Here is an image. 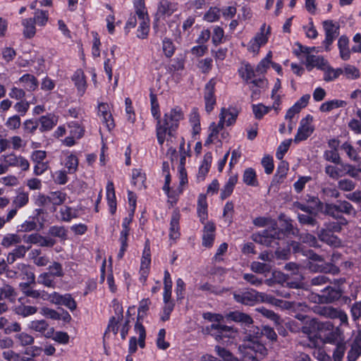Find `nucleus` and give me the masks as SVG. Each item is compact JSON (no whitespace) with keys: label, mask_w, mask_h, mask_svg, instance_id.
<instances>
[{"label":"nucleus","mask_w":361,"mask_h":361,"mask_svg":"<svg viewBox=\"0 0 361 361\" xmlns=\"http://www.w3.org/2000/svg\"><path fill=\"white\" fill-rule=\"evenodd\" d=\"M21 238L17 235L13 233H9L6 235L1 241V245L5 247H9L12 245L18 244L21 243Z\"/></svg>","instance_id":"obj_51"},{"label":"nucleus","mask_w":361,"mask_h":361,"mask_svg":"<svg viewBox=\"0 0 361 361\" xmlns=\"http://www.w3.org/2000/svg\"><path fill=\"white\" fill-rule=\"evenodd\" d=\"M55 277H63L64 272L62 264L58 262H52L48 267V271Z\"/></svg>","instance_id":"obj_61"},{"label":"nucleus","mask_w":361,"mask_h":361,"mask_svg":"<svg viewBox=\"0 0 361 361\" xmlns=\"http://www.w3.org/2000/svg\"><path fill=\"white\" fill-rule=\"evenodd\" d=\"M229 318L231 320L241 323L246 326H250V325L253 323V320L250 315L240 312H233L230 313Z\"/></svg>","instance_id":"obj_35"},{"label":"nucleus","mask_w":361,"mask_h":361,"mask_svg":"<svg viewBox=\"0 0 361 361\" xmlns=\"http://www.w3.org/2000/svg\"><path fill=\"white\" fill-rule=\"evenodd\" d=\"M250 268L252 271L258 274H264L269 272L271 270V266L269 264L259 262H252Z\"/></svg>","instance_id":"obj_58"},{"label":"nucleus","mask_w":361,"mask_h":361,"mask_svg":"<svg viewBox=\"0 0 361 361\" xmlns=\"http://www.w3.org/2000/svg\"><path fill=\"white\" fill-rule=\"evenodd\" d=\"M35 20L32 18H25L22 20V25L23 26V33L25 37L32 38L36 33Z\"/></svg>","instance_id":"obj_32"},{"label":"nucleus","mask_w":361,"mask_h":361,"mask_svg":"<svg viewBox=\"0 0 361 361\" xmlns=\"http://www.w3.org/2000/svg\"><path fill=\"white\" fill-rule=\"evenodd\" d=\"M179 221H180L179 213L174 212L172 214V216L171 218L170 231H169V238L172 240H176L180 236Z\"/></svg>","instance_id":"obj_23"},{"label":"nucleus","mask_w":361,"mask_h":361,"mask_svg":"<svg viewBox=\"0 0 361 361\" xmlns=\"http://www.w3.org/2000/svg\"><path fill=\"white\" fill-rule=\"evenodd\" d=\"M51 204L58 206L62 204L66 200V193L62 191H54L49 193Z\"/></svg>","instance_id":"obj_44"},{"label":"nucleus","mask_w":361,"mask_h":361,"mask_svg":"<svg viewBox=\"0 0 361 361\" xmlns=\"http://www.w3.org/2000/svg\"><path fill=\"white\" fill-rule=\"evenodd\" d=\"M60 305H64L71 311H73L77 307L75 300L73 298L71 294L66 293L63 295Z\"/></svg>","instance_id":"obj_63"},{"label":"nucleus","mask_w":361,"mask_h":361,"mask_svg":"<svg viewBox=\"0 0 361 361\" xmlns=\"http://www.w3.org/2000/svg\"><path fill=\"white\" fill-rule=\"evenodd\" d=\"M26 95L25 90L23 88H20L16 86H13L8 92V97L11 99H13L16 100H21L24 99Z\"/></svg>","instance_id":"obj_59"},{"label":"nucleus","mask_w":361,"mask_h":361,"mask_svg":"<svg viewBox=\"0 0 361 361\" xmlns=\"http://www.w3.org/2000/svg\"><path fill=\"white\" fill-rule=\"evenodd\" d=\"M237 116L238 111L232 107L222 108L219 114V120L226 126H229L235 122Z\"/></svg>","instance_id":"obj_16"},{"label":"nucleus","mask_w":361,"mask_h":361,"mask_svg":"<svg viewBox=\"0 0 361 361\" xmlns=\"http://www.w3.org/2000/svg\"><path fill=\"white\" fill-rule=\"evenodd\" d=\"M237 182H238V176L237 175H232L228 178L225 185L221 189L220 197L222 200L227 198L232 194L234 187H235V184L237 183Z\"/></svg>","instance_id":"obj_29"},{"label":"nucleus","mask_w":361,"mask_h":361,"mask_svg":"<svg viewBox=\"0 0 361 361\" xmlns=\"http://www.w3.org/2000/svg\"><path fill=\"white\" fill-rule=\"evenodd\" d=\"M347 105L345 101L341 99H333L324 102L319 106V110L322 112H329L333 109L340 107H344Z\"/></svg>","instance_id":"obj_33"},{"label":"nucleus","mask_w":361,"mask_h":361,"mask_svg":"<svg viewBox=\"0 0 361 361\" xmlns=\"http://www.w3.org/2000/svg\"><path fill=\"white\" fill-rule=\"evenodd\" d=\"M39 123L40 124L39 130L43 133L51 130L58 123V116L49 114L45 116H42L39 118Z\"/></svg>","instance_id":"obj_17"},{"label":"nucleus","mask_w":361,"mask_h":361,"mask_svg":"<svg viewBox=\"0 0 361 361\" xmlns=\"http://www.w3.org/2000/svg\"><path fill=\"white\" fill-rule=\"evenodd\" d=\"M298 221L302 224L309 225L312 226H318V222L314 216H312V213H306V214H298Z\"/></svg>","instance_id":"obj_54"},{"label":"nucleus","mask_w":361,"mask_h":361,"mask_svg":"<svg viewBox=\"0 0 361 361\" xmlns=\"http://www.w3.org/2000/svg\"><path fill=\"white\" fill-rule=\"evenodd\" d=\"M16 292L15 288L8 283H3L0 286V300H15Z\"/></svg>","instance_id":"obj_30"},{"label":"nucleus","mask_w":361,"mask_h":361,"mask_svg":"<svg viewBox=\"0 0 361 361\" xmlns=\"http://www.w3.org/2000/svg\"><path fill=\"white\" fill-rule=\"evenodd\" d=\"M2 357L6 361H21L23 355L9 348L2 353Z\"/></svg>","instance_id":"obj_64"},{"label":"nucleus","mask_w":361,"mask_h":361,"mask_svg":"<svg viewBox=\"0 0 361 361\" xmlns=\"http://www.w3.org/2000/svg\"><path fill=\"white\" fill-rule=\"evenodd\" d=\"M341 74H343V69H334L331 67H327L324 72V80L325 81H332L338 78Z\"/></svg>","instance_id":"obj_56"},{"label":"nucleus","mask_w":361,"mask_h":361,"mask_svg":"<svg viewBox=\"0 0 361 361\" xmlns=\"http://www.w3.org/2000/svg\"><path fill=\"white\" fill-rule=\"evenodd\" d=\"M312 121L313 117L310 114L301 119L297 134L294 137L295 143L307 140L312 134L314 130Z\"/></svg>","instance_id":"obj_7"},{"label":"nucleus","mask_w":361,"mask_h":361,"mask_svg":"<svg viewBox=\"0 0 361 361\" xmlns=\"http://www.w3.org/2000/svg\"><path fill=\"white\" fill-rule=\"evenodd\" d=\"M318 237L320 240L326 243V244L331 246L337 247L341 246V240L329 231L321 230L318 233Z\"/></svg>","instance_id":"obj_19"},{"label":"nucleus","mask_w":361,"mask_h":361,"mask_svg":"<svg viewBox=\"0 0 361 361\" xmlns=\"http://www.w3.org/2000/svg\"><path fill=\"white\" fill-rule=\"evenodd\" d=\"M21 125V119L20 116L13 115L8 118L5 123V126L11 130L18 129Z\"/></svg>","instance_id":"obj_60"},{"label":"nucleus","mask_w":361,"mask_h":361,"mask_svg":"<svg viewBox=\"0 0 361 361\" xmlns=\"http://www.w3.org/2000/svg\"><path fill=\"white\" fill-rule=\"evenodd\" d=\"M356 187V183L350 179L343 178L338 182V188L344 192L353 191Z\"/></svg>","instance_id":"obj_57"},{"label":"nucleus","mask_w":361,"mask_h":361,"mask_svg":"<svg viewBox=\"0 0 361 361\" xmlns=\"http://www.w3.org/2000/svg\"><path fill=\"white\" fill-rule=\"evenodd\" d=\"M135 15L140 21L137 31V37L140 39L147 37L149 31V18L145 8L144 0H136L134 2Z\"/></svg>","instance_id":"obj_3"},{"label":"nucleus","mask_w":361,"mask_h":361,"mask_svg":"<svg viewBox=\"0 0 361 361\" xmlns=\"http://www.w3.org/2000/svg\"><path fill=\"white\" fill-rule=\"evenodd\" d=\"M132 182L138 188L144 187V183L146 180L145 174L140 169H135L132 172Z\"/></svg>","instance_id":"obj_49"},{"label":"nucleus","mask_w":361,"mask_h":361,"mask_svg":"<svg viewBox=\"0 0 361 361\" xmlns=\"http://www.w3.org/2000/svg\"><path fill=\"white\" fill-rule=\"evenodd\" d=\"M29 202V195L27 192H19L13 200V205L16 209H20L25 207Z\"/></svg>","instance_id":"obj_52"},{"label":"nucleus","mask_w":361,"mask_h":361,"mask_svg":"<svg viewBox=\"0 0 361 361\" xmlns=\"http://www.w3.org/2000/svg\"><path fill=\"white\" fill-rule=\"evenodd\" d=\"M337 206L340 214L341 213L347 215H356V210L349 202L346 200H340L337 202Z\"/></svg>","instance_id":"obj_41"},{"label":"nucleus","mask_w":361,"mask_h":361,"mask_svg":"<svg viewBox=\"0 0 361 361\" xmlns=\"http://www.w3.org/2000/svg\"><path fill=\"white\" fill-rule=\"evenodd\" d=\"M29 328L39 332L47 338H50L54 334L53 328L49 327L48 323L44 320H33L28 325Z\"/></svg>","instance_id":"obj_14"},{"label":"nucleus","mask_w":361,"mask_h":361,"mask_svg":"<svg viewBox=\"0 0 361 361\" xmlns=\"http://www.w3.org/2000/svg\"><path fill=\"white\" fill-rule=\"evenodd\" d=\"M64 165L69 173H75L78 166V157L73 154H68L64 161Z\"/></svg>","instance_id":"obj_39"},{"label":"nucleus","mask_w":361,"mask_h":361,"mask_svg":"<svg viewBox=\"0 0 361 361\" xmlns=\"http://www.w3.org/2000/svg\"><path fill=\"white\" fill-rule=\"evenodd\" d=\"M361 355V336L355 337L351 348L348 353V361H356Z\"/></svg>","instance_id":"obj_28"},{"label":"nucleus","mask_w":361,"mask_h":361,"mask_svg":"<svg viewBox=\"0 0 361 361\" xmlns=\"http://www.w3.org/2000/svg\"><path fill=\"white\" fill-rule=\"evenodd\" d=\"M270 35V27H267L266 24L264 23L259 30V32L256 34L255 37L252 39L255 40V42H258L260 47L264 45L269 39V36Z\"/></svg>","instance_id":"obj_34"},{"label":"nucleus","mask_w":361,"mask_h":361,"mask_svg":"<svg viewBox=\"0 0 361 361\" xmlns=\"http://www.w3.org/2000/svg\"><path fill=\"white\" fill-rule=\"evenodd\" d=\"M197 214L200 221H204L207 219V202L206 197L200 195L197 200Z\"/></svg>","instance_id":"obj_36"},{"label":"nucleus","mask_w":361,"mask_h":361,"mask_svg":"<svg viewBox=\"0 0 361 361\" xmlns=\"http://www.w3.org/2000/svg\"><path fill=\"white\" fill-rule=\"evenodd\" d=\"M233 297L238 302L245 305H253L257 301L270 300L271 299L264 293L257 292L253 289L245 292L234 293Z\"/></svg>","instance_id":"obj_5"},{"label":"nucleus","mask_w":361,"mask_h":361,"mask_svg":"<svg viewBox=\"0 0 361 361\" xmlns=\"http://www.w3.org/2000/svg\"><path fill=\"white\" fill-rule=\"evenodd\" d=\"M61 219L66 222L71 221L73 219L79 216V210L68 206H64L60 209Z\"/></svg>","instance_id":"obj_31"},{"label":"nucleus","mask_w":361,"mask_h":361,"mask_svg":"<svg viewBox=\"0 0 361 361\" xmlns=\"http://www.w3.org/2000/svg\"><path fill=\"white\" fill-rule=\"evenodd\" d=\"M212 161V155L211 152H207L204 155V159L198 171L197 178L204 180L205 176L208 173Z\"/></svg>","instance_id":"obj_25"},{"label":"nucleus","mask_w":361,"mask_h":361,"mask_svg":"<svg viewBox=\"0 0 361 361\" xmlns=\"http://www.w3.org/2000/svg\"><path fill=\"white\" fill-rule=\"evenodd\" d=\"M338 222H328L324 224L325 228H322V230L329 231L331 233L340 232L342 229V226L348 224V221L345 218H343L339 219Z\"/></svg>","instance_id":"obj_47"},{"label":"nucleus","mask_w":361,"mask_h":361,"mask_svg":"<svg viewBox=\"0 0 361 361\" xmlns=\"http://www.w3.org/2000/svg\"><path fill=\"white\" fill-rule=\"evenodd\" d=\"M221 16V9L218 7H210L204 15L203 19L208 23L218 21Z\"/></svg>","instance_id":"obj_43"},{"label":"nucleus","mask_w":361,"mask_h":361,"mask_svg":"<svg viewBox=\"0 0 361 361\" xmlns=\"http://www.w3.org/2000/svg\"><path fill=\"white\" fill-rule=\"evenodd\" d=\"M323 27L325 32L323 44L325 47V50L329 51L330 46L339 35V25L332 20H325L323 22Z\"/></svg>","instance_id":"obj_8"},{"label":"nucleus","mask_w":361,"mask_h":361,"mask_svg":"<svg viewBox=\"0 0 361 361\" xmlns=\"http://www.w3.org/2000/svg\"><path fill=\"white\" fill-rule=\"evenodd\" d=\"M247 339L239 346L241 357L238 361H258L259 356H264L267 350L264 344L259 341L257 336H246Z\"/></svg>","instance_id":"obj_2"},{"label":"nucleus","mask_w":361,"mask_h":361,"mask_svg":"<svg viewBox=\"0 0 361 361\" xmlns=\"http://www.w3.org/2000/svg\"><path fill=\"white\" fill-rule=\"evenodd\" d=\"M224 37V31L222 27L220 26H214L213 28V35H212V43L214 46H218L223 43V39Z\"/></svg>","instance_id":"obj_55"},{"label":"nucleus","mask_w":361,"mask_h":361,"mask_svg":"<svg viewBox=\"0 0 361 361\" xmlns=\"http://www.w3.org/2000/svg\"><path fill=\"white\" fill-rule=\"evenodd\" d=\"M343 74H344L348 79L350 80L357 79L360 78V75L359 70L356 67L350 65L346 66L344 69H343Z\"/></svg>","instance_id":"obj_62"},{"label":"nucleus","mask_w":361,"mask_h":361,"mask_svg":"<svg viewBox=\"0 0 361 361\" xmlns=\"http://www.w3.org/2000/svg\"><path fill=\"white\" fill-rule=\"evenodd\" d=\"M178 9L177 4L168 0H160L157 16L159 18H166L171 16Z\"/></svg>","instance_id":"obj_15"},{"label":"nucleus","mask_w":361,"mask_h":361,"mask_svg":"<svg viewBox=\"0 0 361 361\" xmlns=\"http://www.w3.org/2000/svg\"><path fill=\"white\" fill-rule=\"evenodd\" d=\"M54 277L49 272L45 271L41 273L37 276V283L47 288H55L56 286V282L55 281Z\"/></svg>","instance_id":"obj_26"},{"label":"nucleus","mask_w":361,"mask_h":361,"mask_svg":"<svg viewBox=\"0 0 361 361\" xmlns=\"http://www.w3.org/2000/svg\"><path fill=\"white\" fill-rule=\"evenodd\" d=\"M106 199L110 208V212L114 214L116 209V201L114 185L111 180L108 181L106 185Z\"/></svg>","instance_id":"obj_24"},{"label":"nucleus","mask_w":361,"mask_h":361,"mask_svg":"<svg viewBox=\"0 0 361 361\" xmlns=\"http://www.w3.org/2000/svg\"><path fill=\"white\" fill-rule=\"evenodd\" d=\"M216 80L211 79L206 85L204 89V100L205 104V110L210 113L216 104V97L214 94Z\"/></svg>","instance_id":"obj_10"},{"label":"nucleus","mask_w":361,"mask_h":361,"mask_svg":"<svg viewBox=\"0 0 361 361\" xmlns=\"http://www.w3.org/2000/svg\"><path fill=\"white\" fill-rule=\"evenodd\" d=\"M341 295L342 293L338 288L326 286L318 295V302L320 303H331L338 300Z\"/></svg>","instance_id":"obj_13"},{"label":"nucleus","mask_w":361,"mask_h":361,"mask_svg":"<svg viewBox=\"0 0 361 361\" xmlns=\"http://www.w3.org/2000/svg\"><path fill=\"white\" fill-rule=\"evenodd\" d=\"M204 331L214 336L216 341L228 338V341H229V339L233 338L236 334V331L232 327L219 323L207 326Z\"/></svg>","instance_id":"obj_4"},{"label":"nucleus","mask_w":361,"mask_h":361,"mask_svg":"<svg viewBox=\"0 0 361 361\" xmlns=\"http://www.w3.org/2000/svg\"><path fill=\"white\" fill-rule=\"evenodd\" d=\"M14 312L19 316L27 317L35 314L37 312V307L35 306L20 304L15 307Z\"/></svg>","instance_id":"obj_37"},{"label":"nucleus","mask_w":361,"mask_h":361,"mask_svg":"<svg viewBox=\"0 0 361 361\" xmlns=\"http://www.w3.org/2000/svg\"><path fill=\"white\" fill-rule=\"evenodd\" d=\"M324 213L336 219H341L344 218L340 214L337 204L326 203L324 207Z\"/></svg>","instance_id":"obj_46"},{"label":"nucleus","mask_w":361,"mask_h":361,"mask_svg":"<svg viewBox=\"0 0 361 361\" xmlns=\"http://www.w3.org/2000/svg\"><path fill=\"white\" fill-rule=\"evenodd\" d=\"M184 118V114L179 106L172 108L164 114V118L158 119L156 123V136L157 142L162 146L165 141L169 149H172V138L175 137L180 121ZM173 152H176L173 149Z\"/></svg>","instance_id":"obj_1"},{"label":"nucleus","mask_w":361,"mask_h":361,"mask_svg":"<svg viewBox=\"0 0 361 361\" xmlns=\"http://www.w3.org/2000/svg\"><path fill=\"white\" fill-rule=\"evenodd\" d=\"M72 80L74 82L80 95H83L86 90V80L84 72L81 69H78L72 76Z\"/></svg>","instance_id":"obj_21"},{"label":"nucleus","mask_w":361,"mask_h":361,"mask_svg":"<svg viewBox=\"0 0 361 361\" xmlns=\"http://www.w3.org/2000/svg\"><path fill=\"white\" fill-rule=\"evenodd\" d=\"M326 61L322 56L315 55H307L306 56V67L310 71L316 67L319 69H325Z\"/></svg>","instance_id":"obj_20"},{"label":"nucleus","mask_w":361,"mask_h":361,"mask_svg":"<svg viewBox=\"0 0 361 361\" xmlns=\"http://www.w3.org/2000/svg\"><path fill=\"white\" fill-rule=\"evenodd\" d=\"M349 39L345 36H341L338 41L340 56L344 61H348L350 57V51L348 47Z\"/></svg>","instance_id":"obj_27"},{"label":"nucleus","mask_w":361,"mask_h":361,"mask_svg":"<svg viewBox=\"0 0 361 361\" xmlns=\"http://www.w3.org/2000/svg\"><path fill=\"white\" fill-rule=\"evenodd\" d=\"M35 20V23L38 26H44L49 19L48 11L42 10H36L34 17L32 18Z\"/></svg>","instance_id":"obj_48"},{"label":"nucleus","mask_w":361,"mask_h":361,"mask_svg":"<svg viewBox=\"0 0 361 361\" xmlns=\"http://www.w3.org/2000/svg\"><path fill=\"white\" fill-rule=\"evenodd\" d=\"M18 82L23 83L24 89L28 92L36 90L39 85L37 79L33 75L28 73L22 75Z\"/></svg>","instance_id":"obj_22"},{"label":"nucleus","mask_w":361,"mask_h":361,"mask_svg":"<svg viewBox=\"0 0 361 361\" xmlns=\"http://www.w3.org/2000/svg\"><path fill=\"white\" fill-rule=\"evenodd\" d=\"M277 233L275 228L271 231H263L262 233L254 235L253 240L262 245H265L268 247H274L275 245H278L276 239V234Z\"/></svg>","instance_id":"obj_12"},{"label":"nucleus","mask_w":361,"mask_h":361,"mask_svg":"<svg viewBox=\"0 0 361 361\" xmlns=\"http://www.w3.org/2000/svg\"><path fill=\"white\" fill-rule=\"evenodd\" d=\"M16 271H18L19 274H24L27 276L28 280H30V283L35 282V275L33 272L30 271L29 265L24 263H18L15 267Z\"/></svg>","instance_id":"obj_42"},{"label":"nucleus","mask_w":361,"mask_h":361,"mask_svg":"<svg viewBox=\"0 0 361 361\" xmlns=\"http://www.w3.org/2000/svg\"><path fill=\"white\" fill-rule=\"evenodd\" d=\"M98 116L101 118L102 122L109 130L114 128L115 124L112 114L110 110V106L107 103L101 102L97 106Z\"/></svg>","instance_id":"obj_11"},{"label":"nucleus","mask_w":361,"mask_h":361,"mask_svg":"<svg viewBox=\"0 0 361 361\" xmlns=\"http://www.w3.org/2000/svg\"><path fill=\"white\" fill-rule=\"evenodd\" d=\"M252 109L255 117L257 119L262 118L263 116L271 110V107L265 106L263 104H253Z\"/></svg>","instance_id":"obj_53"},{"label":"nucleus","mask_w":361,"mask_h":361,"mask_svg":"<svg viewBox=\"0 0 361 361\" xmlns=\"http://www.w3.org/2000/svg\"><path fill=\"white\" fill-rule=\"evenodd\" d=\"M214 351L224 361H238V358L234 357L228 350L219 345L215 346Z\"/></svg>","instance_id":"obj_45"},{"label":"nucleus","mask_w":361,"mask_h":361,"mask_svg":"<svg viewBox=\"0 0 361 361\" xmlns=\"http://www.w3.org/2000/svg\"><path fill=\"white\" fill-rule=\"evenodd\" d=\"M15 338L22 347L31 345L35 341V338L32 335L24 331L17 334L15 336Z\"/></svg>","instance_id":"obj_40"},{"label":"nucleus","mask_w":361,"mask_h":361,"mask_svg":"<svg viewBox=\"0 0 361 361\" xmlns=\"http://www.w3.org/2000/svg\"><path fill=\"white\" fill-rule=\"evenodd\" d=\"M0 161L4 162L8 169L10 167H19L22 171H27L30 168L27 159L22 156H17L14 153L3 154L0 157Z\"/></svg>","instance_id":"obj_9"},{"label":"nucleus","mask_w":361,"mask_h":361,"mask_svg":"<svg viewBox=\"0 0 361 361\" xmlns=\"http://www.w3.org/2000/svg\"><path fill=\"white\" fill-rule=\"evenodd\" d=\"M17 101L13 105L15 111L18 113L17 115L20 116V117L25 116L30 109V103L25 99Z\"/></svg>","instance_id":"obj_50"},{"label":"nucleus","mask_w":361,"mask_h":361,"mask_svg":"<svg viewBox=\"0 0 361 361\" xmlns=\"http://www.w3.org/2000/svg\"><path fill=\"white\" fill-rule=\"evenodd\" d=\"M243 180L247 185L255 187L258 185L256 173L252 168H248L245 170Z\"/></svg>","instance_id":"obj_38"},{"label":"nucleus","mask_w":361,"mask_h":361,"mask_svg":"<svg viewBox=\"0 0 361 361\" xmlns=\"http://www.w3.org/2000/svg\"><path fill=\"white\" fill-rule=\"evenodd\" d=\"M215 226L212 223L205 224L202 233V245L207 247L212 246L215 238Z\"/></svg>","instance_id":"obj_18"},{"label":"nucleus","mask_w":361,"mask_h":361,"mask_svg":"<svg viewBox=\"0 0 361 361\" xmlns=\"http://www.w3.org/2000/svg\"><path fill=\"white\" fill-rule=\"evenodd\" d=\"M69 135L62 140V143L66 147H72L81 139L85 134V128L77 121H71L68 123Z\"/></svg>","instance_id":"obj_6"}]
</instances>
